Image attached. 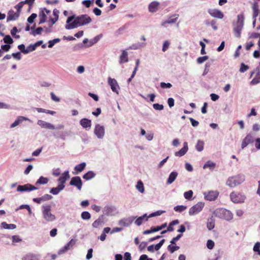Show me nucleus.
I'll return each instance as SVG.
<instances>
[{
	"instance_id": "obj_1",
	"label": "nucleus",
	"mask_w": 260,
	"mask_h": 260,
	"mask_svg": "<svg viewBox=\"0 0 260 260\" xmlns=\"http://www.w3.org/2000/svg\"><path fill=\"white\" fill-rule=\"evenodd\" d=\"M91 22V18L87 14H82L77 17L72 15L67 18L65 28L68 30L72 29L78 26L85 25Z\"/></svg>"
},
{
	"instance_id": "obj_2",
	"label": "nucleus",
	"mask_w": 260,
	"mask_h": 260,
	"mask_svg": "<svg viewBox=\"0 0 260 260\" xmlns=\"http://www.w3.org/2000/svg\"><path fill=\"white\" fill-rule=\"evenodd\" d=\"M42 217L46 222H52L56 219V216L51 212V206L50 205H43L41 207Z\"/></svg>"
},
{
	"instance_id": "obj_3",
	"label": "nucleus",
	"mask_w": 260,
	"mask_h": 260,
	"mask_svg": "<svg viewBox=\"0 0 260 260\" xmlns=\"http://www.w3.org/2000/svg\"><path fill=\"white\" fill-rule=\"evenodd\" d=\"M245 176L243 174H240L237 175L230 177L228 178L226 181V185L230 187H235L245 181Z\"/></svg>"
},
{
	"instance_id": "obj_4",
	"label": "nucleus",
	"mask_w": 260,
	"mask_h": 260,
	"mask_svg": "<svg viewBox=\"0 0 260 260\" xmlns=\"http://www.w3.org/2000/svg\"><path fill=\"white\" fill-rule=\"evenodd\" d=\"M244 15L241 14L237 16V21L236 22V23H233V32L234 36L236 38H240L241 36V32L243 29L244 25Z\"/></svg>"
},
{
	"instance_id": "obj_5",
	"label": "nucleus",
	"mask_w": 260,
	"mask_h": 260,
	"mask_svg": "<svg viewBox=\"0 0 260 260\" xmlns=\"http://www.w3.org/2000/svg\"><path fill=\"white\" fill-rule=\"evenodd\" d=\"M213 215L218 218L226 220H230L233 218L232 213L230 211L224 208L216 209L213 211Z\"/></svg>"
},
{
	"instance_id": "obj_6",
	"label": "nucleus",
	"mask_w": 260,
	"mask_h": 260,
	"mask_svg": "<svg viewBox=\"0 0 260 260\" xmlns=\"http://www.w3.org/2000/svg\"><path fill=\"white\" fill-rule=\"evenodd\" d=\"M231 201L235 204H242L245 202L246 199V195L238 191H232L230 194Z\"/></svg>"
},
{
	"instance_id": "obj_7",
	"label": "nucleus",
	"mask_w": 260,
	"mask_h": 260,
	"mask_svg": "<svg viewBox=\"0 0 260 260\" xmlns=\"http://www.w3.org/2000/svg\"><path fill=\"white\" fill-rule=\"evenodd\" d=\"M205 206L204 203L199 202L195 205L191 207L188 211L189 215L190 216L194 215L200 213L203 209Z\"/></svg>"
},
{
	"instance_id": "obj_8",
	"label": "nucleus",
	"mask_w": 260,
	"mask_h": 260,
	"mask_svg": "<svg viewBox=\"0 0 260 260\" xmlns=\"http://www.w3.org/2000/svg\"><path fill=\"white\" fill-rule=\"evenodd\" d=\"M93 133L98 139H103L105 135V127L100 124H96L93 130Z\"/></svg>"
},
{
	"instance_id": "obj_9",
	"label": "nucleus",
	"mask_w": 260,
	"mask_h": 260,
	"mask_svg": "<svg viewBox=\"0 0 260 260\" xmlns=\"http://www.w3.org/2000/svg\"><path fill=\"white\" fill-rule=\"evenodd\" d=\"M108 83L109 85L110 86L112 91L118 94L120 87L118 84L117 81L115 79L112 78L111 77H108Z\"/></svg>"
},
{
	"instance_id": "obj_10",
	"label": "nucleus",
	"mask_w": 260,
	"mask_h": 260,
	"mask_svg": "<svg viewBox=\"0 0 260 260\" xmlns=\"http://www.w3.org/2000/svg\"><path fill=\"white\" fill-rule=\"evenodd\" d=\"M103 212L107 216L114 215L117 213L116 208L114 206L108 205L104 207Z\"/></svg>"
},
{
	"instance_id": "obj_11",
	"label": "nucleus",
	"mask_w": 260,
	"mask_h": 260,
	"mask_svg": "<svg viewBox=\"0 0 260 260\" xmlns=\"http://www.w3.org/2000/svg\"><path fill=\"white\" fill-rule=\"evenodd\" d=\"M38 188L31 184L27 183L23 185H18L17 191L19 192L30 191L37 189Z\"/></svg>"
},
{
	"instance_id": "obj_12",
	"label": "nucleus",
	"mask_w": 260,
	"mask_h": 260,
	"mask_svg": "<svg viewBox=\"0 0 260 260\" xmlns=\"http://www.w3.org/2000/svg\"><path fill=\"white\" fill-rule=\"evenodd\" d=\"M82 181L79 176L73 177L72 178L70 185L76 187L79 190H81L82 186Z\"/></svg>"
},
{
	"instance_id": "obj_13",
	"label": "nucleus",
	"mask_w": 260,
	"mask_h": 260,
	"mask_svg": "<svg viewBox=\"0 0 260 260\" xmlns=\"http://www.w3.org/2000/svg\"><path fill=\"white\" fill-rule=\"evenodd\" d=\"M218 194L219 192L216 190L204 192L205 199L209 201L215 200L217 198Z\"/></svg>"
},
{
	"instance_id": "obj_14",
	"label": "nucleus",
	"mask_w": 260,
	"mask_h": 260,
	"mask_svg": "<svg viewBox=\"0 0 260 260\" xmlns=\"http://www.w3.org/2000/svg\"><path fill=\"white\" fill-rule=\"evenodd\" d=\"M254 136L252 133L248 134L244 138L241 144V148L244 149L247 145L253 142Z\"/></svg>"
},
{
	"instance_id": "obj_15",
	"label": "nucleus",
	"mask_w": 260,
	"mask_h": 260,
	"mask_svg": "<svg viewBox=\"0 0 260 260\" xmlns=\"http://www.w3.org/2000/svg\"><path fill=\"white\" fill-rule=\"evenodd\" d=\"M24 121H28L30 122H32V121L29 118L24 116H19L17 117L14 122L10 125V127L11 128H14L19 124L22 123Z\"/></svg>"
},
{
	"instance_id": "obj_16",
	"label": "nucleus",
	"mask_w": 260,
	"mask_h": 260,
	"mask_svg": "<svg viewBox=\"0 0 260 260\" xmlns=\"http://www.w3.org/2000/svg\"><path fill=\"white\" fill-rule=\"evenodd\" d=\"M208 12L212 17L214 18L222 19L224 17L223 13L216 9H209Z\"/></svg>"
},
{
	"instance_id": "obj_17",
	"label": "nucleus",
	"mask_w": 260,
	"mask_h": 260,
	"mask_svg": "<svg viewBox=\"0 0 260 260\" xmlns=\"http://www.w3.org/2000/svg\"><path fill=\"white\" fill-rule=\"evenodd\" d=\"M136 218V217L135 216H130L127 218L121 219L119 221V224L123 226H129Z\"/></svg>"
},
{
	"instance_id": "obj_18",
	"label": "nucleus",
	"mask_w": 260,
	"mask_h": 260,
	"mask_svg": "<svg viewBox=\"0 0 260 260\" xmlns=\"http://www.w3.org/2000/svg\"><path fill=\"white\" fill-rule=\"evenodd\" d=\"M105 223V217L103 215H101L92 224L93 228H100Z\"/></svg>"
},
{
	"instance_id": "obj_19",
	"label": "nucleus",
	"mask_w": 260,
	"mask_h": 260,
	"mask_svg": "<svg viewBox=\"0 0 260 260\" xmlns=\"http://www.w3.org/2000/svg\"><path fill=\"white\" fill-rule=\"evenodd\" d=\"M70 176L69 174V171H66L63 172L60 177L58 179L57 181L58 182L59 185H62V186H65L64 183L66 182L70 178Z\"/></svg>"
},
{
	"instance_id": "obj_20",
	"label": "nucleus",
	"mask_w": 260,
	"mask_h": 260,
	"mask_svg": "<svg viewBox=\"0 0 260 260\" xmlns=\"http://www.w3.org/2000/svg\"><path fill=\"white\" fill-rule=\"evenodd\" d=\"M167 223H165L161 224L160 226L152 227L150 230L144 231L143 232V234L147 235V234H151L152 233L159 231L165 228L167 226Z\"/></svg>"
},
{
	"instance_id": "obj_21",
	"label": "nucleus",
	"mask_w": 260,
	"mask_h": 260,
	"mask_svg": "<svg viewBox=\"0 0 260 260\" xmlns=\"http://www.w3.org/2000/svg\"><path fill=\"white\" fill-rule=\"evenodd\" d=\"M37 124L42 128H47L49 129H54L55 128L54 125L49 122H46L42 120H39Z\"/></svg>"
},
{
	"instance_id": "obj_22",
	"label": "nucleus",
	"mask_w": 260,
	"mask_h": 260,
	"mask_svg": "<svg viewBox=\"0 0 260 260\" xmlns=\"http://www.w3.org/2000/svg\"><path fill=\"white\" fill-rule=\"evenodd\" d=\"M165 242V240L162 239L158 244H157L155 245H151L147 247L148 251H149V252H153L154 251V250H156V251L158 250L161 248V247L162 246V245L164 244Z\"/></svg>"
},
{
	"instance_id": "obj_23",
	"label": "nucleus",
	"mask_w": 260,
	"mask_h": 260,
	"mask_svg": "<svg viewBox=\"0 0 260 260\" xmlns=\"http://www.w3.org/2000/svg\"><path fill=\"white\" fill-rule=\"evenodd\" d=\"M41 255L40 254L29 253L25 255L22 260H40Z\"/></svg>"
},
{
	"instance_id": "obj_24",
	"label": "nucleus",
	"mask_w": 260,
	"mask_h": 260,
	"mask_svg": "<svg viewBox=\"0 0 260 260\" xmlns=\"http://www.w3.org/2000/svg\"><path fill=\"white\" fill-rule=\"evenodd\" d=\"M19 13L15 12L13 10H11L8 13L7 21L8 22L10 21L15 20L19 17Z\"/></svg>"
},
{
	"instance_id": "obj_25",
	"label": "nucleus",
	"mask_w": 260,
	"mask_h": 260,
	"mask_svg": "<svg viewBox=\"0 0 260 260\" xmlns=\"http://www.w3.org/2000/svg\"><path fill=\"white\" fill-rule=\"evenodd\" d=\"M188 149V144L186 142L183 143V147L179 151L175 153V155L176 156H182L184 155L187 152Z\"/></svg>"
},
{
	"instance_id": "obj_26",
	"label": "nucleus",
	"mask_w": 260,
	"mask_h": 260,
	"mask_svg": "<svg viewBox=\"0 0 260 260\" xmlns=\"http://www.w3.org/2000/svg\"><path fill=\"white\" fill-rule=\"evenodd\" d=\"M178 18V15L175 14L170 17L168 19L165 20L161 23V25L165 27H167V24H173L175 23Z\"/></svg>"
},
{
	"instance_id": "obj_27",
	"label": "nucleus",
	"mask_w": 260,
	"mask_h": 260,
	"mask_svg": "<svg viewBox=\"0 0 260 260\" xmlns=\"http://www.w3.org/2000/svg\"><path fill=\"white\" fill-rule=\"evenodd\" d=\"M102 37L103 35L102 34L95 36L93 39L89 40V43L84 45V47L85 48H88L92 46L94 44H96Z\"/></svg>"
},
{
	"instance_id": "obj_28",
	"label": "nucleus",
	"mask_w": 260,
	"mask_h": 260,
	"mask_svg": "<svg viewBox=\"0 0 260 260\" xmlns=\"http://www.w3.org/2000/svg\"><path fill=\"white\" fill-rule=\"evenodd\" d=\"M80 124L83 128L90 129L91 126V121L87 118H83L80 120Z\"/></svg>"
},
{
	"instance_id": "obj_29",
	"label": "nucleus",
	"mask_w": 260,
	"mask_h": 260,
	"mask_svg": "<svg viewBox=\"0 0 260 260\" xmlns=\"http://www.w3.org/2000/svg\"><path fill=\"white\" fill-rule=\"evenodd\" d=\"M159 3L156 1L151 2L148 6V10L151 13L156 12L158 8Z\"/></svg>"
},
{
	"instance_id": "obj_30",
	"label": "nucleus",
	"mask_w": 260,
	"mask_h": 260,
	"mask_svg": "<svg viewBox=\"0 0 260 260\" xmlns=\"http://www.w3.org/2000/svg\"><path fill=\"white\" fill-rule=\"evenodd\" d=\"M65 187V186L58 184L56 187L52 188L50 190V193L53 195H57Z\"/></svg>"
},
{
	"instance_id": "obj_31",
	"label": "nucleus",
	"mask_w": 260,
	"mask_h": 260,
	"mask_svg": "<svg viewBox=\"0 0 260 260\" xmlns=\"http://www.w3.org/2000/svg\"><path fill=\"white\" fill-rule=\"evenodd\" d=\"M128 53L126 50H122L120 56L119 63L122 64L128 62Z\"/></svg>"
},
{
	"instance_id": "obj_32",
	"label": "nucleus",
	"mask_w": 260,
	"mask_h": 260,
	"mask_svg": "<svg viewBox=\"0 0 260 260\" xmlns=\"http://www.w3.org/2000/svg\"><path fill=\"white\" fill-rule=\"evenodd\" d=\"M178 173L176 171H173L172 172L167 179V183L168 184H172L176 179L177 176H178Z\"/></svg>"
},
{
	"instance_id": "obj_33",
	"label": "nucleus",
	"mask_w": 260,
	"mask_h": 260,
	"mask_svg": "<svg viewBox=\"0 0 260 260\" xmlns=\"http://www.w3.org/2000/svg\"><path fill=\"white\" fill-rule=\"evenodd\" d=\"M149 217H147V214H144L143 216L139 217L135 221V223L138 225H141L144 221H147Z\"/></svg>"
},
{
	"instance_id": "obj_34",
	"label": "nucleus",
	"mask_w": 260,
	"mask_h": 260,
	"mask_svg": "<svg viewBox=\"0 0 260 260\" xmlns=\"http://www.w3.org/2000/svg\"><path fill=\"white\" fill-rule=\"evenodd\" d=\"M204 23L206 26H211L214 30L217 29V26L216 25V21L214 19H207L204 21Z\"/></svg>"
},
{
	"instance_id": "obj_35",
	"label": "nucleus",
	"mask_w": 260,
	"mask_h": 260,
	"mask_svg": "<svg viewBox=\"0 0 260 260\" xmlns=\"http://www.w3.org/2000/svg\"><path fill=\"white\" fill-rule=\"evenodd\" d=\"M214 226L215 219L213 218V216H212L207 220V228L209 230L211 231L214 229Z\"/></svg>"
},
{
	"instance_id": "obj_36",
	"label": "nucleus",
	"mask_w": 260,
	"mask_h": 260,
	"mask_svg": "<svg viewBox=\"0 0 260 260\" xmlns=\"http://www.w3.org/2000/svg\"><path fill=\"white\" fill-rule=\"evenodd\" d=\"M146 46L145 43L137 42L129 46V49L137 50L144 47Z\"/></svg>"
},
{
	"instance_id": "obj_37",
	"label": "nucleus",
	"mask_w": 260,
	"mask_h": 260,
	"mask_svg": "<svg viewBox=\"0 0 260 260\" xmlns=\"http://www.w3.org/2000/svg\"><path fill=\"white\" fill-rule=\"evenodd\" d=\"M216 167V164L210 160L207 161L204 165L203 169L209 168L211 171L214 170Z\"/></svg>"
},
{
	"instance_id": "obj_38",
	"label": "nucleus",
	"mask_w": 260,
	"mask_h": 260,
	"mask_svg": "<svg viewBox=\"0 0 260 260\" xmlns=\"http://www.w3.org/2000/svg\"><path fill=\"white\" fill-rule=\"evenodd\" d=\"M196 150L198 152H201L203 150L204 147V142L203 141L199 140L197 141V144L195 146Z\"/></svg>"
},
{
	"instance_id": "obj_39",
	"label": "nucleus",
	"mask_w": 260,
	"mask_h": 260,
	"mask_svg": "<svg viewBox=\"0 0 260 260\" xmlns=\"http://www.w3.org/2000/svg\"><path fill=\"white\" fill-rule=\"evenodd\" d=\"M95 176V174L91 171H88L83 176V178L86 180H89Z\"/></svg>"
},
{
	"instance_id": "obj_40",
	"label": "nucleus",
	"mask_w": 260,
	"mask_h": 260,
	"mask_svg": "<svg viewBox=\"0 0 260 260\" xmlns=\"http://www.w3.org/2000/svg\"><path fill=\"white\" fill-rule=\"evenodd\" d=\"M35 26L31 27V29L32 30V32L31 34L33 36H36L37 35H40L42 32L43 31V28L42 27H39L37 28L36 29H34Z\"/></svg>"
},
{
	"instance_id": "obj_41",
	"label": "nucleus",
	"mask_w": 260,
	"mask_h": 260,
	"mask_svg": "<svg viewBox=\"0 0 260 260\" xmlns=\"http://www.w3.org/2000/svg\"><path fill=\"white\" fill-rule=\"evenodd\" d=\"M86 163L82 162L79 165L76 166L74 168V170L77 172V173L81 172L85 168Z\"/></svg>"
},
{
	"instance_id": "obj_42",
	"label": "nucleus",
	"mask_w": 260,
	"mask_h": 260,
	"mask_svg": "<svg viewBox=\"0 0 260 260\" xmlns=\"http://www.w3.org/2000/svg\"><path fill=\"white\" fill-rule=\"evenodd\" d=\"M136 188L141 193H143L144 192V184H143L142 181L141 180H139L137 182V185L136 186Z\"/></svg>"
},
{
	"instance_id": "obj_43",
	"label": "nucleus",
	"mask_w": 260,
	"mask_h": 260,
	"mask_svg": "<svg viewBox=\"0 0 260 260\" xmlns=\"http://www.w3.org/2000/svg\"><path fill=\"white\" fill-rule=\"evenodd\" d=\"M2 226L5 229L13 230L16 228V225L14 224H8L6 222H3L1 223Z\"/></svg>"
},
{
	"instance_id": "obj_44",
	"label": "nucleus",
	"mask_w": 260,
	"mask_h": 260,
	"mask_svg": "<svg viewBox=\"0 0 260 260\" xmlns=\"http://www.w3.org/2000/svg\"><path fill=\"white\" fill-rule=\"evenodd\" d=\"M48 179L43 176H41L39 179L36 181V184H46L48 182Z\"/></svg>"
},
{
	"instance_id": "obj_45",
	"label": "nucleus",
	"mask_w": 260,
	"mask_h": 260,
	"mask_svg": "<svg viewBox=\"0 0 260 260\" xmlns=\"http://www.w3.org/2000/svg\"><path fill=\"white\" fill-rule=\"evenodd\" d=\"M76 240L73 239H71L64 246V249L68 251L75 244Z\"/></svg>"
},
{
	"instance_id": "obj_46",
	"label": "nucleus",
	"mask_w": 260,
	"mask_h": 260,
	"mask_svg": "<svg viewBox=\"0 0 260 260\" xmlns=\"http://www.w3.org/2000/svg\"><path fill=\"white\" fill-rule=\"evenodd\" d=\"M36 110L39 113H47V114H50L52 115H54L56 113V112L55 111L46 110V109H43L41 108H36Z\"/></svg>"
},
{
	"instance_id": "obj_47",
	"label": "nucleus",
	"mask_w": 260,
	"mask_h": 260,
	"mask_svg": "<svg viewBox=\"0 0 260 260\" xmlns=\"http://www.w3.org/2000/svg\"><path fill=\"white\" fill-rule=\"evenodd\" d=\"M187 209V207L184 205H178L174 207V209L176 212L181 213Z\"/></svg>"
},
{
	"instance_id": "obj_48",
	"label": "nucleus",
	"mask_w": 260,
	"mask_h": 260,
	"mask_svg": "<svg viewBox=\"0 0 260 260\" xmlns=\"http://www.w3.org/2000/svg\"><path fill=\"white\" fill-rule=\"evenodd\" d=\"M81 217L83 220H89L91 218V214L88 211H83L81 213Z\"/></svg>"
},
{
	"instance_id": "obj_49",
	"label": "nucleus",
	"mask_w": 260,
	"mask_h": 260,
	"mask_svg": "<svg viewBox=\"0 0 260 260\" xmlns=\"http://www.w3.org/2000/svg\"><path fill=\"white\" fill-rule=\"evenodd\" d=\"M193 196V191L191 190H189L184 193V197L185 199L188 200H191Z\"/></svg>"
},
{
	"instance_id": "obj_50",
	"label": "nucleus",
	"mask_w": 260,
	"mask_h": 260,
	"mask_svg": "<svg viewBox=\"0 0 260 260\" xmlns=\"http://www.w3.org/2000/svg\"><path fill=\"white\" fill-rule=\"evenodd\" d=\"M60 41V39L59 38L54 39L52 40H50L48 42V47L51 48L53 47V46Z\"/></svg>"
},
{
	"instance_id": "obj_51",
	"label": "nucleus",
	"mask_w": 260,
	"mask_h": 260,
	"mask_svg": "<svg viewBox=\"0 0 260 260\" xmlns=\"http://www.w3.org/2000/svg\"><path fill=\"white\" fill-rule=\"evenodd\" d=\"M4 42L8 44H11L13 43V40L10 35H6L3 39Z\"/></svg>"
},
{
	"instance_id": "obj_52",
	"label": "nucleus",
	"mask_w": 260,
	"mask_h": 260,
	"mask_svg": "<svg viewBox=\"0 0 260 260\" xmlns=\"http://www.w3.org/2000/svg\"><path fill=\"white\" fill-rule=\"evenodd\" d=\"M253 250L254 252H257V254L260 255V242H257L255 243L253 246Z\"/></svg>"
},
{
	"instance_id": "obj_53",
	"label": "nucleus",
	"mask_w": 260,
	"mask_h": 260,
	"mask_svg": "<svg viewBox=\"0 0 260 260\" xmlns=\"http://www.w3.org/2000/svg\"><path fill=\"white\" fill-rule=\"evenodd\" d=\"M179 249V247L178 246H172V245H169L168 246V249L171 253H173L175 251L178 250Z\"/></svg>"
},
{
	"instance_id": "obj_54",
	"label": "nucleus",
	"mask_w": 260,
	"mask_h": 260,
	"mask_svg": "<svg viewBox=\"0 0 260 260\" xmlns=\"http://www.w3.org/2000/svg\"><path fill=\"white\" fill-rule=\"evenodd\" d=\"M208 59V56H203L202 57H199L197 59V62L198 64H202L204 61L207 60Z\"/></svg>"
},
{
	"instance_id": "obj_55",
	"label": "nucleus",
	"mask_w": 260,
	"mask_h": 260,
	"mask_svg": "<svg viewBox=\"0 0 260 260\" xmlns=\"http://www.w3.org/2000/svg\"><path fill=\"white\" fill-rule=\"evenodd\" d=\"M40 17H41V18H40V22H39L40 24H42L46 21L47 17L43 11H42V13L40 14Z\"/></svg>"
},
{
	"instance_id": "obj_56",
	"label": "nucleus",
	"mask_w": 260,
	"mask_h": 260,
	"mask_svg": "<svg viewBox=\"0 0 260 260\" xmlns=\"http://www.w3.org/2000/svg\"><path fill=\"white\" fill-rule=\"evenodd\" d=\"M94 2V0H84L82 1V4L84 5L86 8L90 7L91 4Z\"/></svg>"
},
{
	"instance_id": "obj_57",
	"label": "nucleus",
	"mask_w": 260,
	"mask_h": 260,
	"mask_svg": "<svg viewBox=\"0 0 260 260\" xmlns=\"http://www.w3.org/2000/svg\"><path fill=\"white\" fill-rule=\"evenodd\" d=\"M160 87L163 89L170 88L172 87V85L170 83L160 82Z\"/></svg>"
},
{
	"instance_id": "obj_58",
	"label": "nucleus",
	"mask_w": 260,
	"mask_h": 260,
	"mask_svg": "<svg viewBox=\"0 0 260 260\" xmlns=\"http://www.w3.org/2000/svg\"><path fill=\"white\" fill-rule=\"evenodd\" d=\"M18 48L23 54H27V51H26V49H25V45L24 44L19 45L18 46Z\"/></svg>"
},
{
	"instance_id": "obj_59",
	"label": "nucleus",
	"mask_w": 260,
	"mask_h": 260,
	"mask_svg": "<svg viewBox=\"0 0 260 260\" xmlns=\"http://www.w3.org/2000/svg\"><path fill=\"white\" fill-rule=\"evenodd\" d=\"M249 67L247 65L245 64L244 63H242L240 66V72L241 73H244L246 72L248 69Z\"/></svg>"
},
{
	"instance_id": "obj_60",
	"label": "nucleus",
	"mask_w": 260,
	"mask_h": 260,
	"mask_svg": "<svg viewBox=\"0 0 260 260\" xmlns=\"http://www.w3.org/2000/svg\"><path fill=\"white\" fill-rule=\"evenodd\" d=\"M153 108L156 110H162L164 109V106L157 103L153 105Z\"/></svg>"
},
{
	"instance_id": "obj_61",
	"label": "nucleus",
	"mask_w": 260,
	"mask_h": 260,
	"mask_svg": "<svg viewBox=\"0 0 260 260\" xmlns=\"http://www.w3.org/2000/svg\"><path fill=\"white\" fill-rule=\"evenodd\" d=\"M214 246V242L211 240H208L207 242V247L209 249H212Z\"/></svg>"
},
{
	"instance_id": "obj_62",
	"label": "nucleus",
	"mask_w": 260,
	"mask_h": 260,
	"mask_svg": "<svg viewBox=\"0 0 260 260\" xmlns=\"http://www.w3.org/2000/svg\"><path fill=\"white\" fill-rule=\"evenodd\" d=\"M170 45V42L168 41H165L164 42L162 51L163 52H165L168 49Z\"/></svg>"
},
{
	"instance_id": "obj_63",
	"label": "nucleus",
	"mask_w": 260,
	"mask_h": 260,
	"mask_svg": "<svg viewBox=\"0 0 260 260\" xmlns=\"http://www.w3.org/2000/svg\"><path fill=\"white\" fill-rule=\"evenodd\" d=\"M37 15L35 13H32L28 18H27V21L29 23H32L34 22V19L37 17Z\"/></svg>"
},
{
	"instance_id": "obj_64",
	"label": "nucleus",
	"mask_w": 260,
	"mask_h": 260,
	"mask_svg": "<svg viewBox=\"0 0 260 260\" xmlns=\"http://www.w3.org/2000/svg\"><path fill=\"white\" fill-rule=\"evenodd\" d=\"M260 82V76H256L255 78H254L252 81H251L250 83L253 85L257 84Z\"/></svg>"
}]
</instances>
